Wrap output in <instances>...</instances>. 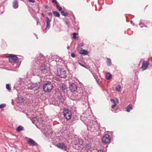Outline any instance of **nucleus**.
I'll use <instances>...</instances> for the list:
<instances>
[{"instance_id": "obj_1", "label": "nucleus", "mask_w": 152, "mask_h": 152, "mask_svg": "<svg viewBox=\"0 0 152 152\" xmlns=\"http://www.w3.org/2000/svg\"><path fill=\"white\" fill-rule=\"evenodd\" d=\"M45 58L42 54L37 56L33 61L32 67L37 69L39 74L42 75H48L50 72V68L45 64Z\"/></svg>"}, {"instance_id": "obj_2", "label": "nucleus", "mask_w": 152, "mask_h": 152, "mask_svg": "<svg viewBox=\"0 0 152 152\" xmlns=\"http://www.w3.org/2000/svg\"><path fill=\"white\" fill-rule=\"evenodd\" d=\"M53 88V85L50 82H46L43 84V89L45 92H50Z\"/></svg>"}, {"instance_id": "obj_3", "label": "nucleus", "mask_w": 152, "mask_h": 152, "mask_svg": "<svg viewBox=\"0 0 152 152\" xmlns=\"http://www.w3.org/2000/svg\"><path fill=\"white\" fill-rule=\"evenodd\" d=\"M55 74L60 78H65L67 76L65 71L64 69L60 68L57 69L55 72Z\"/></svg>"}, {"instance_id": "obj_4", "label": "nucleus", "mask_w": 152, "mask_h": 152, "mask_svg": "<svg viewBox=\"0 0 152 152\" xmlns=\"http://www.w3.org/2000/svg\"><path fill=\"white\" fill-rule=\"evenodd\" d=\"M63 113L64 117L66 120H69L70 119L72 116L71 110L67 108H65L63 110Z\"/></svg>"}, {"instance_id": "obj_5", "label": "nucleus", "mask_w": 152, "mask_h": 152, "mask_svg": "<svg viewBox=\"0 0 152 152\" xmlns=\"http://www.w3.org/2000/svg\"><path fill=\"white\" fill-rule=\"evenodd\" d=\"M110 136L109 134H105L102 137V140L103 143L107 144L110 142Z\"/></svg>"}, {"instance_id": "obj_6", "label": "nucleus", "mask_w": 152, "mask_h": 152, "mask_svg": "<svg viewBox=\"0 0 152 152\" xmlns=\"http://www.w3.org/2000/svg\"><path fill=\"white\" fill-rule=\"evenodd\" d=\"M9 60L10 62L13 63L14 62H18L19 60L16 55H13L10 56L9 58Z\"/></svg>"}, {"instance_id": "obj_7", "label": "nucleus", "mask_w": 152, "mask_h": 152, "mask_svg": "<svg viewBox=\"0 0 152 152\" xmlns=\"http://www.w3.org/2000/svg\"><path fill=\"white\" fill-rule=\"evenodd\" d=\"M73 144L75 146V148L78 149L83 144V140L82 139H78L74 142Z\"/></svg>"}, {"instance_id": "obj_8", "label": "nucleus", "mask_w": 152, "mask_h": 152, "mask_svg": "<svg viewBox=\"0 0 152 152\" xmlns=\"http://www.w3.org/2000/svg\"><path fill=\"white\" fill-rule=\"evenodd\" d=\"M69 89L70 91L74 92L76 91L77 90V87L76 84L72 83L70 85Z\"/></svg>"}, {"instance_id": "obj_9", "label": "nucleus", "mask_w": 152, "mask_h": 152, "mask_svg": "<svg viewBox=\"0 0 152 152\" xmlns=\"http://www.w3.org/2000/svg\"><path fill=\"white\" fill-rule=\"evenodd\" d=\"M31 87L32 88L34 91H36L40 87V85L39 83H32L31 84Z\"/></svg>"}, {"instance_id": "obj_10", "label": "nucleus", "mask_w": 152, "mask_h": 152, "mask_svg": "<svg viewBox=\"0 0 152 152\" xmlns=\"http://www.w3.org/2000/svg\"><path fill=\"white\" fill-rule=\"evenodd\" d=\"M56 146L59 148L66 151L67 149V147L63 143H58L57 144Z\"/></svg>"}, {"instance_id": "obj_11", "label": "nucleus", "mask_w": 152, "mask_h": 152, "mask_svg": "<svg viewBox=\"0 0 152 152\" xmlns=\"http://www.w3.org/2000/svg\"><path fill=\"white\" fill-rule=\"evenodd\" d=\"M28 143L30 146H34L37 145V144L34 140L30 138L28 140Z\"/></svg>"}, {"instance_id": "obj_12", "label": "nucleus", "mask_w": 152, "mask_h": 152, "mask_svg": "<svg viewBox=\"0 0 152 152\" xmlns=\"http://www.w3.org/2000/svg\"><path fill=\"white\" fill-rule=\"evenodd\" d=\"M149 63L147 62L146 61H144L142 63V66H141V69H142L143 71L145 70L147 67H148Z\"/></svg>"}, {"instance_id": "obj_13", "label": "nucleus", "mask_w": 152, "mask_h": 152, "mask_svg": "<svg viewBox=\"0 0 152 152\" xmlns=\"http://www.w3.org/2000/svg\"><path fill=\"white\" fill-rule=\"evenodd\" d=\"M12 7L14 9H17L18 8V5L17 0H14L12 2Z\"/></svg>"}, {"instance_id": "obj_14", "label": "nucleus", "mask_w": 152, "mask_h": 152, "mask_svg": "<svg viewBox=\"0 0 152 152\" xmlns=\"http://www.w3.org/2000/svg\"><path fill=\"white\" fill-rule=\"evenodd\" d=\"M132 104H130L127 107L126 111L128 112H129L130 110H132Z\"/></svg>"}, {"instance_id": "obj_15", "label": "nucleus", "mask_w": 152, "mask_h": 152, "mask_svg": "<svg viewBox=\"0 0 152 152\" xmlns=\"http://www.w3.org/2000/svg\"><path fill=\"white\" fill-rule=\"evenodd\" d=\"M24 130V127L21 126H19L16 129V130L17 132H19L22 130Z\"/></svg>"}, {"instance_id": "obj_16", "label": "nucleus", "mask_w": 152, "mask_h": 152, "mask_svg": "<svg viewBox=\"0 0 152 152\" xmlns=\"http://www.w3.org/2000/svg\"><path fill=\"white\" fill-rule=\"evenodd\" d=\"M85 115V114H82L81 116L80 119L83 122H84L85 120H87V117Z\"/></svg>"}, {"instance_id": "obj_17", "label": "nucleus", "mask_w": 152, "mask_h": 152, "mask_svg": "<svg viewBox=\"0 0 152 152\" xmlns=\"http://www.w3.org/2000/svg\"><path fill=\"white\" fill-rule=\"evenodd\" d=\"M88 53L89 52L88 51L84 50H81L80 52V54L83 55H87Z\"/></svg>"}, {"instance_id": "obj_18", "label": "nucleus", "mask_w": 152, "mask_h": 152, "mask_svg": "<svg viewBox=\"0 0 152 152\" xmlns=\"http://www.w3.org/2000/svg\"><path fill=\"white\" fill-rule=\"evenodd\" d=\"M46 27H48L50 24V22L51 21V20H50L49 18L48 17H46Z\"/></svg>"}, {"instance_id": "obj_19", "label": "nucleus", "mask_w": 152, "mask_h": 152, "mask_svg": "<svg viewBox=\"0 0 152 152\" xmlns=\"http://www.w3.org/2000/svg\"><path fill=\"white\" fill-rule=\"evenodd\" d=\"M61 80L60 78L58 77H55L53 78V81L55 82H56V81H60Z\"/></svg>"}, {"instance_id": "obj_20", "label": "nucleus", "mask_w": 152, "mask_h": 152, "mask_svg": "<svg viewBox=\"0 0 152 152\" xmlns=\"http://www.w3.org/2000/svg\"><path fill=\"white\" fill-rule=\"evenodd\" d=\"M53 14L54 15V16L56 17H59L60 16L59 13L58 12L56 11H53Z\"/></svg>"}, {"instance_id": "obj_21", "label": "nucleus", "mask_w": 152, "mask_h": 152, "mask_svg": "<svg viewBox=\"0 0 152 152\" xmlns=\"http://www.w3.org/2000/svg\"><path fill=\"white\" fill-rule=\"evenodd\" d=\"M4 6L3 5L0 6V13L2 14L4 12Z\"/></svg>"}, {"instance_id": "obj_22", "label": "nucleus", "mask_w": 152, "mask_h": 152, "mask_svg": "<svg viewBox=\"0 0 152 152\" xmlns=\"http://www.w3.org/2000/svg\"><path fill=\"white\" fill-rule=\"evenodd\" d=\"M112 76L111 74L108 73V75H106V79L107 80H110L112 78Z\"/></svg>"}, {"instance_id": "obj_23", "label": "nucleus", "mask_w": 152, "mask_h": 152, "mask_svg": "<svg viewBox=\"0 0 152 152\" xmlns=\"http://www.w3.org/2000/svg\"><path fill=\"white\" fill-rule=\"evenodd\" d=\"M59 103L61 102L62 103L64 101V98L62 97V96H61L59 97L58 98Z\"/></svg>"}, {"instance_id": "obj_24", "label": "nucleus", "mask_w": 152, "mask_h": 152, "mask_svg": "<svg viewBox=\"0 0 152 152\" xmlns=\"http://www.w3.org/2000/svg\"><path fill=\"white\" fill-rule=\"evenodd\" d=\"M23 80V79H22L20 78H19L18 80V82H19V83L21 85L24 83Z\"/></svg>"}, {"instance_id": "obj_25", "label": "nucleus", "mask_w": 152, "mask_h": 152, "mask_svg": "<svg viewBox=\"0 0 152 152\" xmlns=\"http://www.w3.org/2000/svg\"><path fill=\"white\" fill-rule=\"evenodd\" d=\"M61 14L63 16H68V14L67 12H64L63 11H61Z\"/></svg>"}, {"instance_id": "obj_26", "label": "nucleus", "mask_w": 152, "mask_h": 152, "mask_svg": "<svg viewBox=\"0 0 152 152\" xmlns=\"http://www.w3.org/2000/svg\"><path fill=\"white\" fill-rule=\"evenodd\" d=\"M111 63V59L109 58H107V64L108 65H110Z\"/></svg>"}, {"instance_id": "obj_27", "label": "nucleus", "mask_w": 152, "mask_h": 152, "mask_svg": "<svg viewBox=\"0 0 152 152\" xmlns=\"http://www.w3.org/2000/svg\"><path fill=\"white\" fill-rule=\"evenodd\" d=\"M76 94H74V96H76L75 99H80V98L81 97V95L79 94V95H77V96H76Z\"/></svg>"}, {"instance_id": "obj_28", "label": "nucleus", "mask_w": 152, "mask_h": 152, "mask_svg": "<svg viewBox=\"0 0 152 152\" xmlns=\"http://www.w3.org/2000/svg\"><path fill=\"white\" fill-rule=\"evenodd\" d=\"M121 86L120 84L118 85V87H116V91L119 92L121 91Z\"/></svg>"}, {"instance_id": "obj_29", "label": "nucleus", "mask_w": 152, "mask_h": 152, "mask_svg": "<svg viewBox=\"0 0 152 152\" xmlns=\"http://www.w3.org/2000/svg\"><path fill=\"white\" fill-rule=\"evenodd\" d=\"M6 88L9 91H10L11 90V88L10 87V86L8 84H6Z\"/></svg>"}, {"instance_id": "obj_30", "label": "nucleus", "mask_w": 152, "mask_h": 152, "mask_svg": "<svg viewBox=\"0 0 152 152\" xmlns=\"http://www.w3.org/2000/svg\"><path fill=\"white\" fill-rule=\"evenodd\" d=\"M56 8L59 11H61L62 10L61 7L59 6L58 4L56 5Z\"/></svg>"}, {"instance_id": "obj_31", "label": "nucleus", "mask_w": 152, "mask_h": 152, "mask_svg": "<svg viewBox=\"0 0 152 152\" xmlns=\"http://www.w3.org/2000/svg\"><path fill=\"white\" fill-rule=\"evenodd\" d=\"M6 104H0V109H1L6 106Z\"/></svg>"}, {"instance_id": "obj_32", "label": "nucleus", "mask_w": 152, "mask_h": 152, "mask_svg": "<svg viewBox=\"0 0 152 152\" xmlns=\"http://www.w3.org/2000/svg\"><path fill=\"white\" fill-rule=\"evenodd\" d=\"M76 33L75 32L73 33V37L74 39H76L77 38V37L76 36Z\"/></svg>"}, {"instance_id": "obj_33", "label": "nucleus", "mask_w": 152, "mask_h": 152, "mask_svg": "<svg viewBox=\"0 0 152 152\" xmlns=\"http://www.w3.org/2000/svg\"><path fill=\"white\" fill-rule=\"evenodd\" d=\"M110 101L111 102H113L114 104H116V101H115V99H111L110 100Z\"/></svg>"}, {"instance_id": "obj_34", "label": "nucleus", "mask_w": 152, "mask_h": 152, "mask_svg": "<svg viewBox=\"0 0 152 152\" xmlns=\"http://www.w3.org/2000/svg\"><path fill=\"white\" fill-rule=\"evenodd\" d=\"M65 23L67 25L68 27L70 25V23L68 20L66 21L65 22Z\"/></svg>"}, {"instance_id": "obj_35", "label": "nucleus", "mask_w": 152, "mask_h": 152, "mask_svg": "<svg viewBox=\"0 0 152 152\" xmlns=\"http://www.w3.org/2000/svg\"><path fill=\"white\" fill-rule=\"evenodd\" d=\"M52 1L53 3H54L55 4L57 5L58 4L56 0H52Z\"/></svg>"}, {"instance_id": "obj_36", "label": "nucleus", "mask_w": 152, "mask_h": 152, "mask_svg": "<svg viewBox=\"0 0 152 152\" xmlns=\"http://www.w3.org/2000/svg\"><path fill=\"white\" fill-rule=\"evenodd\" d=\"M71 56L73 58H74L75 56V55L74 53H72L71 54Z\"/></svg>"}, {"instance_id": "obj_37", "label": "nucleus", "mask_w": 152, "mask_h": 152, "mask_svg": "<svg viewBox=\"0 0 152 152\" xmlns=\"http://www.w3.org/2000/svg\"><path fill=\"white\" fill-rule=\"evenodd\" d=\"M79 64H80V65L81 66H83V67H85V68H86V66L85 65H83V64H81V63H79Z\"/></svg>"}, {"instance_id": "obj_38", "label": "nucleus", "mask_w": 152, "mask_h": 152, "mask_svg": "<svg viewBox=\"0 0 152 152\" xmlns=\"http://www.w3.org/2000/svg\"><path fill=\"white\" fill-rule=\"evenodd\" d=\"M117 105V104H114L112 105L111 106V108H113L115 107Z\"/></svg>"}, {"instance_id": "obj_39", "label": "nucleus", "mask_w": 152, "mask_h": 152, "mask_svg": "<svg viewBox=\"0 0 152 152\" xmlns=\"http://www.w3.org/2000/svg\"><path fill=\"white\" fill-rule=\"evenodd\" d=\"M29 2L34 3V0H28Z\"/></svg>"}, {"instance_id": "obj_40", "label": "nucleus", "mask_w": 152, "mask_h": 152, "mask_svg": "<svg viewBox=\"0 0 152 152\" xmlns=\"http://www.w3.org/2000/svg\"><path fill=\"white\" fill-rule=\"evenodd\" d=\"M48 15L50 16H52V14L51 12H49L48 13Z\"/></svg>"}, {"instance_id": "obj_41", "label": "nucleus", "mask_w": 152, "mask_h": 152, "mask_svg": "<svg viewBox=\"0 0 152 152\" xmlns=\"http://www.w3.org/2000/svg\"><path fill=\"white\" fill-rule=\"evenodd\" d=\"M115 100H116V102H117V103H118V99H117V98H116L115 99Z\"/></svg>"}, {"instance_id": "obj_42", "label": "nucleus", "mask_w": 152, "mask_h": 152, "mask_svg": "<svg viewBox=\"0 0 152 152\" xmlns=\"http://www.w3.org/2000/svg\"><path fill=\"white\" fill-rule=\"evenodd\" d=\"M97 152H103V151L102 150H99Z\"/></svg>"}, {"instance_id": "obj_43", "label": "nucleus", "mask_w": 152, "mask_h": 152, "mask_svg": "<svg viewBox=\"0 0 152 152\" xmlns=\"http://www.w3.org/2000/svg\"><path fill=\"white\" fill-rule=\"evenodd\" d=\"M35 34V36H36V37L37 38V39H38V37H37V35L36 34Z\"/></svg>"}, {"instance_id": "obj_44", "label": "nucleus", "mask_w": 152, "mask_h": 152, "mask_svg": "<svg viewBox=\"0 0 152 152\" xmlns=\"http://www.w3.org/2000/svg\"><path fill=\"white\" fill-rule=\"evenodd\" d=\"M67 49L68 50L69 49V46H68L67 47Z\"/></svg>"}, {"instance_id": "obj_45", "label": "nucleus", "mask_w": 152, "mask_h": 152, "mask_svg": "<svg viewBox=\"0 0 152 152\" xmlns=\"http://www.w3.org/2000/svg\"><path fill=\"white\" fill-rule=\"evenodd\" d=\"M42 16L43 17H44V14H43V13H42Z\"/></svg>"}, {"instance_id": "obj_46", "label": "nucleus", "mask_w": 152, "mask_h": 152, "mask_svg": "<svg viewBox=\"0 0 152 152\" xmlns=\"http://www.w3.org/2000/svg\"><path fill=\"white\" fill-rule=\"evenodd\" d=\"M48 7L47 6H46L45 7V8H48Z\"/></svg>"}, {"instance_id": "obj_47", "label": "nucleus", "mask_w": 152, "mask_h": 152, "mask_svg": "<svg viewBox=\"0 0 152 152\" xmlns=\"http://www.w3.org/2000/svg\"><path fill=\"white\" fill-rule=\"evenodd\" d=\"M38 22H37V25H38Z\"/></svg>"}, {"instance_id": "obj_48", "label": "nucleus", "mask_w": 152, "mask_h": 152, "mask_svg": "<svg viewBox=\"0 0 152 152\" xmlns=\"http://www.w3.org/2000/svg\"><path fill=\"white\" fill-rule=\"evenodd\" d=\"M131 23L132 24V21H131Z\"/></svg>"}, {"instance_id": "obj_49", "label": "nucleus", "mask_w": 152, "mask_h": 152, "mask_svg": "<svg viewBox=\"0 0 152 152\" xmlns=\"http://www.w3.org/2000/svg\"><path fill=\"white\" fill-rule=\"evenodd\" d=\"M97 83H98L99 84V83H98V82L97 81Z\"/></svg>"}, {"instance_id": "obj_50", "label": "nucleus", "mask_w": 152, "mask_h": 152, "mask_svg": "<svg viewBox=\"0 0 152 152\" xmlns=\"http://www.w3.org/2000/svg\"><path fill=\"white\" fill-rule=\"evenodd\" d=\"M57 105H59V104H58V103H57Z\"/></svg>"}]
</instances>
